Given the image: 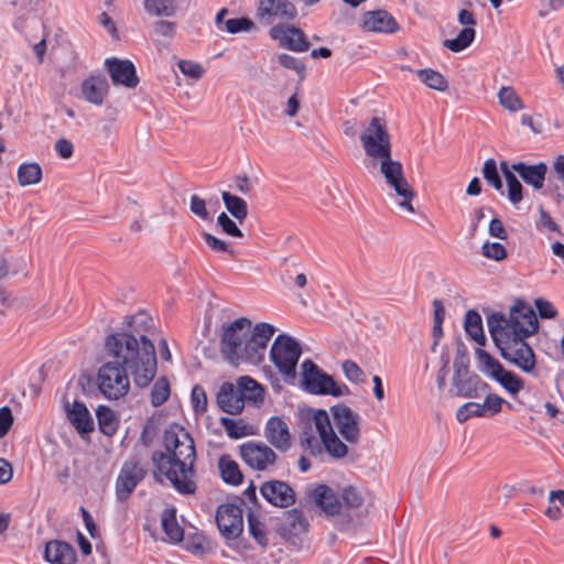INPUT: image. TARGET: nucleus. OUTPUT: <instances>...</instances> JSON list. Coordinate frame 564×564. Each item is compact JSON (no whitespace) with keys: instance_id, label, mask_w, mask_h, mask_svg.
<instances>
[{"instance_id":"f257e3e1","label":"nucleus","mask_w":564,"mask_h":564,"mask_svg":"<svg viewBox=\"0 0 564 564\" xmlns=\"http://www.w3.org/2000/svg\"><path fill=\"white\" fill-rule=\"evenodd\" d=\"M126 319V330L106 337L105 350L111 360L98 371L99 390L109 400H118L128 393V372L133 383L143 389L153 381L158 370L154 344L144 334L152 326V318L139 313Z\"/></svg>"},{"instance_id":"f03ea898","label":"nucleus","mask_w":564,"mask_h":564,"mask_svg":"<svg viewBox=\"0 0 564 564\" xmlns=\"http://www.w3.org/2000/svg\"><path fill=\"white\" fill-rule=\"evenodd\" d=\"M163 445L165 452L154 451L151 456L155 479L161 482L164 476L180 494H194L196 484L191 476L196 451L193 437L184 427L172 424L164 431Z\"/></svg>"},{"instance_id":"7ed1b4c3","label":"nucleus","mask_w":564,"mask_h":564,"mask_svg":"<svg viewBox=\"0 0 564 564\" xmlns=\"http://www.w3.org/2000/svg\"><path fill=\"white\" fill-rule=\"evenodd\" d=\"M275 327L269 323H252L247 317H239L225 326L220 336V352L231 366L241 362L260 364Z\"/></svg>"},{"instance_id":"20e7f679","label":"nucleus","mask_w":564,"mask_h":564,"mask_svg":"<svg viewBox=\"0 0 564 564\" xmlns=\"http://www.w3.org/2000/svg\"><path fill=\"white\" fill-rule=\"evenodd\" d=\"M487 325L490 335L499 332H507L510 335L518 336V330L530 333V336L536 333L539 322L533 308L522 300H517L510 307L509 315L501 312H494L487 317Z\"/></svg>"},{"instance_id":"39448f33","label":"nucleus","mask_w":564,"mask_h":564,"mask_svg":"<svg viewBox=\"0 0 564 564\" xmlns=\"http://www.w3.org/2000/svg\"><path fill=\"white\" fill-rule=\"evenodd\" d=\"M500 356L508 362L514 365L525 373L535 370L536 359L532 347L525 341L530 333L518 330V336L507 332H499L491 335Z\"/></svg>"},{"instance_id":"423d86ee","label":"nucleus","mask_w":564,"mask_h":564,"mask_svg":"<svg viewBox=\"0 0 564 564\" xmlns=\"http://www.w3.org/2000/svg\"><path fill=\"white\" fill-rule=\"evenodd\" d=\"M303 388L315 395H332L335 398L349 395L350 389L345 383H337L334 378L323 371L314 361L305 359L302 365Z\"/></svg>"},{"instance_id":"0eeeda50","label":"nucleus","mask_w":564,"mask_h":564,"mask_svg":"<svg viewBox=\"0 0 564 564\" xmlns=\"http://www.w3.org/2000/svg\"><path fill=\"white\" fill-rule=\"evenodd\" d=\"M366 155L376 161L388 158L392 152L391 137L384 121L379 117H372L359 135Z\"/></svg>"},{"instance_id":"6e6552de","label":"nucleus","mask_w":564,"mask_h":564,"mask_svg":"<svg viewBox=\"0 0 564 564\" xmlns=\"http://www.w3.org/2000/svg\"><path fill=\"white\" fill-rule=\"evenodd\" d=\"M380 162V172L386 183L392 187L398 196L402 198L399 206L410 213H414L412 199L415 194L403 173V166L399 161L392 160L391 153L388 158H380L373 164Z\"/></svg>"},{"instance_id":"1a4fd4ad","label":"nucleus","mask_w":564,"mask_h":564,"mask_svg":"<svg viewBox=\"0 0 564 564\" xmlns=\"http://www.w3.org/2000/svg\"><path fill=\"white\" fill-rule=\"evenodd\" d=\"M301 354L302 348L293 337L280 334L271 346L270 359L282 375L295 377Z\"/></svg>"},{"instance_id":"9d476101","label":"nucleus","mask_w":564,"mask_h":564,"mask_svg":"<svg viewBox=\"0 0 564 564\" xmlns=\"http://www.w3.org/2000/svg\"><path fill=\"white\" fill-rule=\"evenodd\" d=\"M313 422L325 452L335 459L346 457L349 452L348 446L335 433L327 411L323 409L315 410Z\"/></svg>"},{"instance_id":"9b49d317","label":"nucleus","mask_w":564,"mask_h":564,"mask_svg":"<svg viewBox=\"0 0 564 564\" xmlns=\"http://www.w3.org/2000/svg\"><path fill=\"white\" fill-rule=\"evenodd\" d=\"M238 502L221 503L216 511V524L223 538L226 540L237 539L243 531V517L241 498Z\"/></svg>"},{"instance_id":"f8f14e48","label":"nucleus","mask_w":564,"mask_h":564,"mask_svg":"<svg viewBox=\"0 0 564 564\" xmlns=\"http://www.w3.org/2000/svg\"><path fill=\"white\" fill-rule=\"evenodd\" d=\"M305 500L328 517L339 516L343 505L339 496L325 484H310L305 487Z\"/></svg>"},{"instance_id":"ddd939ff","label":"nucleus","mask_w":564,"mask_h":564,"mask_svg":"<svg viewBox=\"0 0 564 564\" xmlns=\"http://www.w3.org/2000/svg\"><path fill=\"white\" fill-rule=\"evenodd\" d=\"M330 413L339 435L348 444H357L361 434L360 415L345 403H337L330 406Z\"/></svg>"},{"instance_id":"4468645a","label":"nucleus","mask_w":564,"mask_h":564,"mask_svg":"<svg viewBox=\"0 0 564 564\" xmlns=\"http://www.w3.org/2000/svg\"><path fill=\"white\" fill-rule=\"evenodd\" d=\"M452 386L455 388V395L475 399L489 390L486 383L477 373L468 367L453 368Z\"/></svg>"},{"instance_id":"2eb2a0df","label":"nucleus","mask_w":564,"mask_h":564,"mask_svg":"<svg viewBox=\"0 0 564 564\" xmlns=\"http://www.w3.org/2000/svg\"><path fill=\"white\" fill-rule=\"evenodd\" d=\"M147 475V470L141 466L139 458L131 457L128 459L116 481V494L120 501L129 498L134 488L141 482Z\"/></svg>"},{"instance_id":"dca6fc26","label":"nucleus","mask_w":564,"mask_h":564,"mask_svg":"<svg viewBox=\"0 0 564 564\" xmlns=\"http://www.w3.org/2000/svg\"><path fill=\"white\" fill-rule=\"evenodd\" d=\"M270 36L279 42L280 47L293 52H306L311 47L303 30L290 24H276L271 28Z\"/></svg>"},{"instance_id":"f3484780","label":"nucleus","mask_w":564,"mask_h":564,"mask_svg":"<svg viewBox=\"0 0 564 564\" xmlns=\"http://www.w3.org/2000/svg\"><path fill=\"white\" fill-rule=\"evenodd\" d=\"M105 67L115 86L133 89L140 83L135 66L130 59L109 57L105 59Z\"/></svg>"},{"instance_id":"a211bd4d","label":"nucleus","mask_w":564,"mask_h":564,"mask_svg":"<svg viewBox=\"0 0 564 564\" xmlns=\"http://www.w3.org/2000/svg\"><path fill=\"white\" fill-rule=\"evenodd\" d=\"M296 14L295 6L289 0H259L257 18L265 25L275 20H293Z\"/></svg>"},{"instance_id":"6ab92c4d","label":"nucleus","mask_w":564,"mask_h":564,"mask_svg":"<svg viewBox=\"0 0 564 564\" xmlns=\"http://www.w3.org/2000/svg\"><path fill=\"white\" fill-rule=\"evenodd\" d=\"M242 460L257 470H265L276 460L274 451L262 442L249 441L240 446Z\"/></svg>"},{"instance_id":"aec40b11","label":"nucleus","mask_w":564,"mask_h":564,"mask_svg":"<svg viewBox=\"0 0 564 564\" xmlns=\"http://www.w3.org/2000/svg\"><path fill=\"white\" fill-rule=\"evenodd\" d=\"M260 494L270 505L289 508L296 501L294 489L285 481L271 479L260 486Z\"/></svg>"},{"instance_id":"412c9836","label":"nucleus","mask_w":564,"mask_h":564,"mask_svg":"<svg viewBox=\"0 0 564 564\" xmlns=\"http://www.w3.org/2000/svg\"><path fill=\"white\" fill-rule=\"evenodd\" d=\"M361 28L366 32L394 33L400 26L391 13L386 10H372L362 14Z\"/></svg>"},{"instance_id":"4be33fe9","label":"nucleus","mask_w":564,"mask_h":564,"mask_svg":"<svg viewBox=\"0 0 564 564\" xmlns=\"http://www.w3.org/2000/svg\"><path fill=\"white\" fill-rule=\"evenodd\" d=\"M80 93L87 102L100 107L109 93L108 79L102 74L90 75L82 82Z\"/></svg>"},{"instance_id":"5701e85b","label":"nucleus","mask_w":564,"mask_h":564,"mask_svg":"<svg viewBox=\"0 0 564 564\" xmlns=\"http://www.w3.org/2000/svg\"><path fill=\"white\" fill-rule=\"evenodd\" d=\"M267 441L280 452L291 447V434L288 424L279 416L270 417L264 426Z\"/></svg>"},{"instance_id":"b1692460","label":"nucleus","mask_w":564,"mask_h":564,"mask_svg":"<svg viewBox=\"0 0 564 564\" xmlns=\"http://www.w3.org/2000/svg\"><path fill=\"white\" fill-rule=\"evenodd\" d=\"M219 409L228 414L236 415L242 412L245 400L237 388L230 382H224L216 395Z\"/></svg>"},{"instance_id":"393cba45","label":"nucleus","mask_w":564,"mask_h":564,"mask_svg":"<svg viewBox=\"0 0 564 564\" xmlns=\"http://www.w3.org/2000/svg\"><path fill=\"white\" fill-rule=\"evenodd\" d=\"M511 169L519 174L523 182L534 189L540 191L544 186L547 165L544 162L538 164H527L525 162H514Z\"/></svg>"},{"instance_id":"a878e982","label":"nucleus","mask_w":564,"mask_h":564,"mask_svg":"<svg viewBox=\"0 0 564 564\" xmlns=\"http://www.w3.org/2000/svg\"><path fill=\"white\" fill-rule=\"evenodd\" d=\"M44 558L51 564H75L77 554L72 544L62 540H52L45 545Z\"/></svg>"},{"instance_id":"bb28decb","label":"nucleus","mask_w":564,"mask_h":564,"mask_svg":"<svg viewBox=\"0 0 564 564\" xmlns=\"http://www.w3.org/2000/svg\"><path fill=\"white\" fill-rule=\"evenodd\" d=\"M65 411L68 421L80 435L94 431V421L85 403L80 401L66 403Z\"/></svg>"},{"instance_id":"cd10ccee","label":"nucleus","mask_w":564,"mask_h":564,"mask_svg":"<svg viewBox=\"0 0 564 564\" xmlns=\"http://www.w3.org/2000/svg\"><path fill=\"white\" fill-rule=\"evenodd\" d=\"M308 527L310 523L303 512L293 508L284 513L280 530L285 539H291L292 536H299L307 532Z\"/></svg>"},{"instance_id":"c85d7f7f","label":"nucleus","mask_w":564,"mask_h":564,"mask_svg":"<svg viewBox=\"0 0 564 564\" xmlns=\"http://www.w3.org/2000/svg\"><path fill=\"white\" fill-rule=\"evenodd\" d=\"M464 328L467 335L478 345H485L486 337L484 334L482 318L476 310L471 308L466 312Z\"/></svg>"},{"instance_id":"c756f323","label":"nucleus","mask_w":564,"mask_h":564,"mask_svg":"<svg viewBox=\"0 0 564 564\" xmlns=\"http://www.w3.org/2000/svg\"><path fill=\"white\" fill-rule=\"evenodd\" d=\"M237 390L241 393L243 400L262 402L264 390L258 381L248 376H242L237 380Z\"/></svg>"},{"instance_id":"7c9ffc66","label":"nucleus","mask_w":564,"mask_h":564,"mask_svg":"<svg viewBox=\"0 0 564 564\" xmlns=\"http://www.w3.org/2000/svg\"><path fill=\"white\" fill-rule=\"evenodd\" d=\"M99 431L106 436H112L119 427L116 413L107 405H99L96 410Z\"/></svg>"},{"instance_id":"2f4dec72","label":"nucleus","mask_w":564,"mask_h":564,"mask_svg":"<svg viewBox=\"0 0 564 564\" xmlns=\"http://www.w3.org/2000/svg\"><path fill=\"white\" fill-rule=\"evenodd\" d=\"M218 467L221 478L226 484L238 486L242 482L243 476L238 464L228 455H223L219 458Z\"/></svg>"},{"instance_id":"473e14b6","label":"nucleus","mask_w":564,"mask_h":564,"mask_svg":"<svg viewBox=\"0 0 564 564\" xmlns=\"http://www.w3.org/2000/svg\"><path fill=\"white\" fill-rule=\"evenodd\" d=\"M221 198L228 213L242 224L248 216V205L246 200L229 192H223Z\"/></svg>"},{"instance_id":"72a5a7b5","label":"nucleus","mask_w":564,"mask_h":564,"mask_svg":"<svg viewBox=\"0 0 564 564\" xmlns=\"http://www.w3.org/2000/svg\"><path fill=\"white\" fill-rule=\"evenodd\" d=\"M162 528L170 540L180 542L183 540V528L177 523L175 508H167L162 513Z\"/></svg>"},{"instance_id":"f704fd0d","label":"nucleus","mask_w":564,"mask_h":564,"mask_svg":"<svg viewBox=\"0 0 564 564\" xmlns=\"http://www.w3.org/2000/svg\"><path fill=\"white\" fill-rule=\"evenodd\" d=\"M143 8L154 17H173L176 12L175 0H143Z\"/></svg>"},{"instance_id":"c9c22d12","label":"nucleus","mask_w":564,"mask_h":564,"mask_svg":"<svg viewBox=\"0 0 564 564\" xmlns=\"http://www.w3.org/2000/svg\"><path fill=\"white\" fill-rule=\"evenodd\" d=\"M416 75L429 88L438 91H445L448 88L447 79L440 72L432 68L417 69Z\"/></svg>"},{"instance_id":"e433bc0d","label":"nucleus","mask_w":564,"mask_h":564,"mask_svg":"<svg viewBox=\"0 0 564 564\" xmlns=\"http://www.w3.org/2000/svg\"><path fill=\"white\" fill-rule=\"evenodd\" d=\"M476 31L474 28H463L456 37L445 40L443 45L452 52L458 53L467 48L475 40Z\"/></svg>"},{"instance_id":"4c0bfd02","label":"nucleus","mask_w":564,"mask_h":564,"mask_svg":"<svg viewBox=\"0 0 564 564\" xmlns=\"http://www.w3.org/2000/svg\"><path fill=\"white\" fill-rule=\"evenodd\" d=\"M17 176L21 186L34 185L42 178V169L37 163H23L19 166Z\"/></svg>"},{"instance_id":"58836bf2","label":"nucleus","mask_w":564,"mask_h":564,"mask_svg":"<svg viewBox=\"0 0 564 564\" xmlns=\"http://www.w3.org/2000/svg\"><path fill=\"white\" fill-rule=\"evenodd\" d=\"M220 425L225 429L227 435L234 440L252 434L251 426L245 424L241 419L234 420L228 416H221Z\"/></svg>"},{"instance_id":"ea45409f","label":"nucleus","mask_w":564,"mask_h":564,"mask_svg":"<svg viewBox=\"0 0 564 564\" xmlns=\"http://www.w3.org/2000/svg\"><path fill=\"white\" fill-rule=\"evenodd\" d=\"M499 104L511 112L522 110L524 104L517 94V91L510 86H503L498 91Z\"/></svg>"},{"instance_id":"a19ab883","label":"nucleus","mask_w":564,"mask_h":564,"mask_svg":"<svg viewBox=\"0 0 564 564\" xmlns=\"http://www.w3.org/2000/svg\"><path fill=\"white\" fill-rule=\"evenodd\" d=\"M445 307L441 300L435 299L433 301V329L432 336L434 339L432 350L435 351L436 346L438 345L440 339L443 337V322L445 318Z\"/></svg>"},{"instance_id":"79ce46f5","label":"nucleus","mask_w":564,"mask_h":564,"mask_svg":"<svg viewBox=\"0 0 564 564\" xmlns=\"http://www.w3.org/2000/svg\"><path fill=\"white\" fill-rule=\"evenodd\" d=\"M171 394V387L165 376L159 377L151 389V404L154 408L164 404Z\"/></svg>"},{"instance_id":"37998d69","label":"nucleus","mask_w":564,"mask_h":564,"mask_svg":"<svg viewBox=\"0 0 564 564\" xmlns=\"http://www.w3.org/2000/svg\"><path fill=\"white\" fill-rule=\"evenodd\" d=\"M300 445L312 457H321L325 452L321 438H317L312 431H303L300 436Z\"/></svg>"},{"instance_id":"c03bdc74","label":"nucleus","mask_w":564,"mask_h":564,"mask_svg":"<svg viewBox=\"0 0 564 564\" xmlns=\"http://www.w3.org/2000/svg\"><path fill=\"white\" fill-rule=\"evenodd\" d=\"M495 380L513 395L524 388V381L518 375L507 369L497 376Z\"/></svg>"},{"instance_id":"a18cd8bd","label":"nucleus","mask_w":564,"mask_h":564,"mask_svg":"<svg viewBox=\"0 0 564 564\" xmlns=\"http://www.w3.org/2000/svg\"><path fill=\"white\" fill-rule=\"evenodd\" d=\"M343 509H358L364 505L361 492L354 486H347L341 489L339 497Z\"/></svg>"},{"instance_id":"49530a36","label":"nucleus","mask_w":564,"mask_h":564,"mask_svg":"<svg viewBox=\"0 0 564 564\" xmlns=\"http://www.w3.org/2000/svg\"><path fill=\"white\" fill-rule=\"evenodd\" d=\"M484 178L498 192L503 194L502 181L497 170V163L495 159H488L485 161L482 166Z\"/></svg>"},{"instance_id":"de8ad7c7","label":"nucleus","mask_w":564,"mask_h":564,"mask_svg":"<svg viewBox=\"0 0 564 564\" xmlns=\"http://www.w3.org/2000/svg\"><path fill=\"white\" fill-rule=\"evenodd\" d=\"M248 530L250 535L262 546L268 544L265 525L253 513H248Z\"/></svg>"},{"instance_id":"09e8293b","label":"nucleus","mask_w":564,"mask_h":564,"mask_svg":"<svg viewBox=\"0 0 564 564\" xmlns=\"http://www.w3.org/2000/svg\"><path fill=\"white\" fill-rule=\"evenodd\" d=\"M471 416L482 417L485 416L481 404L477 402H466L462 406H459L456 411V420L459 423H464L469 420Z\"/></svg>"},{"instance_id":"8fccbe9b","label":"nucleus","mask_w":564,"mask_h":564,"mask_svg":"<svg viewBox=\"0 0 564 564\" xmlns=\"http://www.w3.org/2000/svg\"><path fill=\"white\" fill-rule=\"evenodd\" d=\"M217 225L220 227L225 235L242 238L243 232L238 227L237 223L232 220L225 212H221L217 217Z\"/></svg>"},{"instance_id":"3c124183","label":"nucleus","mask_w":564,"mask_h":564,"mask_svg":"<svg viewBox=\"0 0 564 564\" xmlns=\"http://www.w3.org/2000/svg\"><path fill=\"white\" fill-rule=\"evenodd\" d=\"M254 28V23L246 17L228 19L225 21V29L230 34H237L240 32H248Z\"/></svg>"},{"instance_id":"603ef678","label":"nucleus","mask_w":564,"mask_h":564,"mask_svg":"<svg viewBox=\"0 0 564 564\" xmlns=\"http://www.w3.org/2000/svg\"><path fill=\"white\" fill-rule=\"evenodd\" d=\"M481 252L486 258L495 261H501L508 256L505 246L500 242L486 241L481 247Z\"/></svg>"},{"instance_id":"864d4df0","label":"nucleus","mask_w":564,"mask_h":564,"mask_svg":"<svg viewBox=\"0 0 564 564\" xmlns=\"http://www.w3.org/2000/svg\"><path fill=\"white\" fill-rule=\"evenodd\" d=\"M508 198L517 205L523 199V186L514 174L507 175Z\"/></svg>"},{"instance_id":"5fc2aeb1","label":"nucleus","mask_w":564,"mask_h":564,"mask_svg":"<svg viewBox=\"0 0 564 564\" xmlns=\"http://www.w3.org/2000/svg\"><path fill=\"white\" fill-rule=\"evenodd\" d=\"M191 400L195 413H204L207 409V395L205 389L195 384L192 389Z\"/></svg>"},{"instance_id":"6e6d98bb","label":"nucleus","mask_w":564,"mask_h":564,"mask_svg":"<svg viewBox=\"0 0 564 564\" xmlns=\"http://www.w3.org/2000/svg\"><path fill=\"white\" fill-rule=\"evenodd\" d=\"M202 237L205 241V243L213 250V251H216V252H227L231 256L235 254L234 252V249L224 240L215 237L214 235L207 232V231H204L202 234Z\"/></svg>"},{"instance_id":"4d7b16f0","label":"nucleus","mask_w":564,"mask_h":564,"mask_svg":"<svg viewBox=\"0 0 564 564\" xmlns=\"http://www.w3.org/2000/svg\"><path fill=\"white\" fill-rule=\"evenodd\" d=\"M503 403L505 400L501 397L495 393H489L485 398L484 403H481L485 416L498 414L501 411Z\"/></svg>"},{"instance_id":"13d9d810","label":"nucleus","mask_w":564,"mask_h":564,"mask_svg":"<svg viewBox=\"0 0 564 564\" xmlns=\"http://www.w3.org/2000/svg\"><path fill=\"white\" fill-rule=\"evenodd\" d=\"M341 370L345 377L354 383H358L362 380V370L361 368L352 360H345L341 364Z\"/></svg>"},{"instance_id":"bf43d9fd","label":"nucleus","mask_w":564,"mask_h":564,"mask_svg":"<svg viewBox=\"0 0 564 564\" xmlns=\"http://www.w3.org/2000/svg\"><path fill=\"white\" fill-rule=\"evenodd\" d=\"M278 61L281 66H283L284 68H288V69L295 70L299 75H302L305 72L304 63L290 54H286V53L279 54Z\"/></svg>"},{"instance_id":"052dcab7","label":"nucleus","mask_w":564,"mask_h":564,"mask_svg":"<svg viewBox=\"0 0 564 564\" xmlns=\"http://www.w3.org/2000/svg\"><path fill=\"white\" fill-rule=\"evenodd\" d=\"M189 209L193 214L203 220H209L210 215L206 208V203L198 195H192L189 200Z\"/></svg>"},{"instance_id":"680f3d73","label":"nucleus","mask_w":564,"mask_h":564,"mask_svg":"<svg viewBox=\"0 0 564 564\" xmlns=\"http://www.w3.org/2000/svg\"><path fill=\"white\" fill-rule=\"evenodd\" d=\"M178 68L184 75L194 79L200 78L204 73V69L199 64L186 59L180 61Z\"/></svg>"},{"instance_id":"e2e57ef3","label":"nucleus","mask_w":564,"mask_h":564,"mask_svg":"<svg viewBox=\"0 0 564 564\" xmlns=\"http://www.w3.org/2000/svg\"><path fill=\"white\" fill-rule=\"evenodd\" d=\"M534 304L541 318H554L557 315V310L547 300L536 299Z\"/></svg>"},{"instance_id":"0e129e2a","label":"nucleus","mask_w":564,"mask_h":564,"mask_svg":"<svg viewBox=\"0 0 564 564\" xmlns=\"http://www.w3.org/2000/svg\"><path fill=\"white\" fill-rule=\"evenodd\" d=\"M13 424L12 411L8 405L0 408V438L4 437Z\"/></svg>"},{"instance_id":"69168bd1","label":"nucleus","mask_w":564,"mask_h":564,"mask_svg":"<svg viewBox=\"0 0 564 564\" xmlns=\"http://www.w3.org/2000/svg\"><path fill=\"white\" fill-rule=\"evenodd\" d=\"M155 34L172 39L175 35L176 23L166 20H159L153 25Z\"/></svg>"},{"instance_id":"338daca9","label":"nucleus","mask_w":564,"mask_h":564,"mask_svg":"<svg viewBox=\"0 0 564 564\" xmlns=\"http://www.w3.org/2000/svg\"><path fill=\"white\" fill-rule=\"evenodd\" d=\"M562 8H564V0H542L539 10V17L545 18L550 14V12L558 11Z\"/></svg>"},{"instance_id":"774afa93","label":"nucleus","mask_w":564,"mask_h":564,"mask_svg":"<svg viewBox=\"0 0 564 564\" xmlns=\"http://www.w3.org/2000/svg\"><path fill=\"white\" fill-rule=\"evenodd\" d=\"M54 149L62 159H69L74 152L73 143L65 138H59L55 142Z\"/></svg>"}]
</instances>
